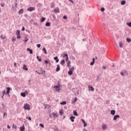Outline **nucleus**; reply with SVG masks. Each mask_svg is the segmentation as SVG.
<instances>
[{
    "instance_id": "nucleus-28",
    "label": "nucleus",
    "mask_w": 131,
    "mask_h": 131,
    "mask_svg": "<svg viewBox=\"0 0 131 131\" xmlns=\"http://www.w3.org/2000/svg\"><path fill=\"white\" fill-rule=\"evenodd\" d=\"M37 59L39 61V62H41V58H39V56H37Z\"/></svg>"
},
{
    "instance_id": "nucleus-52",
    "label": "nucleus",
    "mask_w": 131,
    "mask_h": 131,
    "mask_svg": "<svg viewBox=\"0 0 131 131\" xmlns=\"http://www.w3.org/2000/svg\"><path fill=\"white\" fill-rule=\"evenodd\" d=\"M1 6L2 8H4V7H5V5L3 4H1Z\"/></svg>"
},
{
    "instance_id": "nucleus-44",
    "label": "nucleus",
    "mask_w": 131,
    "mask_h": 131,
    "mask_svg": "<svg viewBox=\"0 0 131 131\" xmlns=\"http://www.w3.org/2000/svg\"><path fill=\"white\" fill-rule=\"evenodd\" d=\"M94 64H95V62L94 61H92V62H91L90 65H91V66H93Z\"/></svg>"
},
{
    "instance_id": "nucleus-15",
    "label": "nucleus",
    "mask_w": 131,
    "mask_h": 131,
    "mask_svg": "<svg viewBox=\"0 0 131 131\" xmlns=\"http://www.w3.org/2000/svg\"><path fill=\"white\" fill-rule=\"evenodd\" d=\"M27 51L30 52V54H33V52H32V50H31L29 48H27Z\"/></svg>"
},
{
    "instance_id": "nucleus-50",
    "label": "nucleus",
    "mask_w": 131,
    "mask_h": 131,
    "mask_svg": "<svg viewBox=\"0 0 131 131\" xmlns=\"http://www.w3.org/2000/svg\"><path fill=\"white\" fill-rule=\"evenodd\" d=\"M45 64H49V61L47 60H45Z\"/></svg>"
},
{
    "instance_id": "nucleus-60",
    "label": "nucleus",
    "mask_w": 131,
    "mask_h": 131,
    "mask_svg": "<svg viewBox=\"0 0 131 131\" xmlns=\"http://www.w3.org/2000/svg\"><path fill=\"white\" fill-rule=\"evenodd\" d=\"M34 25H37V23H34Z\"/></svg>"
},
{
    "instance_id": "nucleus-38",
    "label": "nucleus",
    "mask_w": 131,
    "mask_h": 131,
    "mask_svg": "<svg viewBox=\"0 0 131 131\" xmlns=\"http://www.w3.org/2000/svg\"><path fill=\"white\" fill-rule=\"evenodd\" d=\"M12 41L14 42L15 41H16V38L15 37H13L12 38Z\"/></svg>"
},
{
    "instance_id": "nucleus-26",
    "label": "nucleus",
    "mask_w": 131,
    "mask_h": 131,
    "mask_svg": "<svg viewBox=\"0 0 131 131\" xmlns=\"http://www.w3.org/2000/svg\"><path fill=\"white\" fill-rule=\"evenodd\" d=\"M74 113V115H75V116H78V114H77V112H76V111H74L73 112Z\"/></svg>"
},
{
    "instance_id": "nucleus-47",
    "label": "nucleus",
    "mask_w": 131,
    "mask_h": 131,
    "mask_svg": "<svg viewBox=\"0 0 131 131\" xmlns=\"http://www.w3.org/2000/svg\"><path fill=\"white\" fill-rule=\"evenodd\" d=\"M36 46H37V48H40V44H37Z\"/></svg>"
},
{
    "instance_id": "nucleus-33",
    "label": "nucleus",
    "mask_w": 131,
    "mask_h": 131,
    "mask_svg": "<svg viewBox=\"0 0 131 131\" xmlns=\"http://www.w3.org/2000/svg\"><path fill=\"white\" fill-rule=\"evenodd\" d=\"M55 3H52L51 7V8H55Z\"/></svg>"
},
{
    "instance_id": "nucleus-34",
    "label": "nucleus",
    "mask_w": 131,
    "mask_h": 131,
    "mask_svg": "<svg viewBox=\"0 0 131 131\" xmlns=\"http://www.w3.org/2000/svg\"><path fill=\"white\" fill-rule=\"evenodd\" d=\"M42 51L45 52V54H47V50H46L45 48L42 49Z\"/></svg>"
},
{
    "instance_id": "nucleus-55",
    "label": "nucleus",
    "mask_w": 131,
    "mask_h": 131,
    "mask_svg": "<svg viewBox=\"0 0 131 131\" xmlns=\"http://www.w3.org/2000/svg\"><path fill=\"white\" fill-rule=\"evenodd\" d=\"M3 95H5V94H6V90L3 91Z\"/></svg>"
},
{
    "instance_id": "nucleus-27",
    "label": "nucleus",
    "mask_w": 131,
    "mask_h": 131,
    "mask_svg": "<svg viewBox=\"0 0 131 131\" xmlns=\"http://www.w3.org/2000/svg\"><path fill=\"white\" fill-rule=\"evenodd\" d=\"M125 4V1H122L121 2V5H122V6H124Z\"/></svg>"
},
{
    "instance_id": "nucleus-4",
    "label": "nucleus",
    "mask_w": 131,
    "mask_h": 131,
    "mask_svg": "<svg viewBox=\"0 0 131 131\" xmlns=\"http://www.w3.org/2000/svg\"><path fill=\"white\" fill-rule=\"evenodd\" d=\"M88 88L89 89V91H91L92 92H94V91H95L94 87H93L92 85H89Z\"/></svg>"
},
{
    "instance_id": "nucleus-46",
    "label": "nucleus",
    "mask_w": 131,
    "mask_h": 131,
    "mask_svg": "<svg viewBox=\"0 0 131 131\" xmlns=\"http://www.w3.org/2000/svg\"><path fill=\"white\" fill-rule=\"evenodd\" d=\"M120 74H121V75H122V76H124V73H123V72H121L120 73Z\"/></svg>"
},
{
    "instance_id": "nucleus-19",
    "label": "nucleus",
    "mask_w": 131,
    "mask_h": 131,
    "mask_svg": "<svg viewBox=\"0 0 131 131\" xmlns=\"http://www.w3.org/2000/svg\"><path fill=\"white\" fill-rule=\"evenodd\" d=\"M54 59L56 61V63H58L59 62V59H58V57L57 56L55 57Z\"/></svg>"
},
{
    "instance_id": "nucleus-43",
    "label": "nucleus",
    "mask_w": 131,
    "mask_h": 131,
    "mask_svg": "<svg viewBox=\"0 0 131 131\" xmlns=\"http://www.w3.org/2000/svg\"><path fill=\"white\" fill-rule=\"evenodd\" d=\"M101 12H104V11H105V8H102L101 9Z\"/></svg>"
},
{
    "instance_id": "nucleus-37",
    "label": "nucleus",
    "mask_w": 131,
    "mask_h": 131,
    "mask_svg": "<svg viewBox=\"0 0 131 131\" xmlns=\"http://www.w3.org/2000/svg\"><path fill=\"white\" fill-rule=\"evenodd\" d=\"M16 35H17V38L19 39L21 38V36H20V34Z\"/></svg>"
},
{
    "instance_id": "nucleus-39",
    "label": "nucleus",
    "mask_w": 131,
    "mask_h": 131,
    "mask_svg": "<svg viewBox=\"0 0 131 131\" xmlns=\"http://www.w3.org/2000/svg\"><path fill=\"white\" fill-rule=\"evenodd\" d=\"M39 126H41V127H42V128H43V127H45V125H43V124H40Z\"/></svg>"
},
{
    "instance_id": "nucleus-61",
    "label": "nucleus",
    "mask_w": 131,
    "mask_h": 131,
    "mask_svg": "<svg viewBox=\"0 0 131 131\" xmlns=\"http://www.w3.org/2000/svg\"><path fill=\"white\" fill-rule=\"evenodd\" d=\"M28 40V39L24 40L25 42H26Z\"/></svg>"
},
{
    "instance_id": "nucleus-12",
    "label": "nucleus",
    "mask_w": 131,
    "mask_h": 131,
    "mask_svg": "<svg viewBox=\"0 0 131 131\" xmlns=\"http://www.w3.org/2000/svg\"><path fill=\"white\" fill-rule=\"evenodd\" d=\"M7 93H6V95H7V94L8 95H9V94H10V91H11V89H10L9 87H8V88H7Z\"/></svg>"
},
{
    "instance_id": "nucleus-1",
    "label": "nucleus",
    "mask_w": 131,
    "mask_h": 131,
    "mask_svg": "<svg viewBox=\"0 0 131 131\" xmlns=\"http://www.w3.org/2000/svg\"><path fill=\"white\" fill-rule=\"evenodd\" d=\"M24 109H25V110H29L30 109V105L28 103L26 104L24 106Z\"/></svg>"
},
{
    "instance_id": "nucleus-3",
    "label": "nucleus",
    "mask_w": 131,
    "mask_h": 131,
    "mask_svg": "<svg viewBox=\"0 0 131 131\" xmlns=\"http://www.w3.org/2000/svg\"><path fill=\"white\" fill-rule=\"evenodd\" d=\"M101 127L102 128V129H103L104 130H105V129H107V125L105 124H103L101 126Z\"/></svg>"
},
{
    "instance_id": "nucleus-8",
    "label": "nucleus",
    "mask_w": 131,
    "mask_h": 131,
    "mask_svg": "<svg viewBox=\"0 0 131 131\" xmlns=\"http://www.w3.org/2000/svg\"><path fill=\"white\" fill-rule=\"evenodd\" d=\"M54 88L56 89V91L57 92V93H59V92H60V88H59V86L56 85L54 86Z\"/></svg>"
},
{
    "instance_id": "nucleus-29",
    "label": "nucleus",
    "mask_w": 131,
    "mask_h": 131,
    "mask_svg": "<svg viewBox=\"0 0 131 131\" xmlns=\"http://www.w3.org/2000/svg\"><path fill=\"white\" fill-rule=\"evenodd\" d=\"M126 41H127V42H130V41H131V39L129 38H126Z\"/></svg>"
},
{
    "instance_id": "nucleus-7",
    "label": "nucleus",
    "mask_w": 131,
    "mask_h": 131,
    "mask_svg": "<svg viewBox=\"0 0 131 131\" xmlns=\"http://www.w3.org/2000/svg\"><path fill=\"white\" fill-rule=\"evenodd\" d=\"M52 116L55 118H58V114L56 113H52Z\"/></svg>"
},
{
    "instance_id": "nucleus-41",
    "label": "nucleus",
    "mask_w": 131,
    "mask_h": 131,
    "mask_svg": "<svg viewBox=\"0 0 131 131\" xmlns=\"http://www.w3.org/2000/svg\"><path fill=\"white\" fill-rule=\"evenodd\" d=\"M26 119H29V120H31V117H26Z\"/></svg>"
},
{
    "instance_id": "nucleus-62",
    "label": "nucleus",
    "mask_w": 131,
    "mask_h": 131,
    "mask_svg": "<svg viewBox=\"0 0 131 131\" xmlns=\"http://www.w3.org/2000/svg\"><path fill=\"white\" fill-rule=\"evenodd\" d=\"M7 127H8V128H11V127L9 125H7Z\"/></svg>"
},
{
    "instance_id": "nucleus-30",
    "label": "nucleus",
    "mask_w": 131,
    "mask_h": 131,
    "mask_svg": "<svg viewBox=\"0 0 131 131\" xmlns=\"http://www.w3.org/2000/svg\"><path fill=\"white\" fill-rule=\"evenodd\" d=\"M61 105H66L67 102L66 101H63L62 102H60Z\"/></svg>"
},
{
    "instance_id": "nucleus-48",
    "label": "nucleus",
    "mask_w": 131,
    "mask_h": 131,
    "mask_svg": "<svg viewBox=\"0 0 131 131\" xmlns=\"http://www.w3.org/2000/svg\"><path fill=\"white\" fill-rule=\"evenodd\" d=\"M63 57H66L67 58V57H68V54H64Z\"/></svg>"
},
{
    "instance_id": "nucleus-59",
    "label": "nucleus",
    "mask_w": 131,
    "mask_h": 131,
    "mask_svg": "<svg viewBox=\"0 0 131 131\" xmlns=\"http://www.w3.org/2000/svg\"><path fill=\"white\" fill-rule=\"evenodd\" d=\"M82 120V122H83V123H85V121H84V120Z\"/></svg>"
},
{
    "instance_id": "nucleus-11",
    "label": "nucleus",
    "mask_w": 131,
    "mask_h": 131,
    "mask_svg": "<svg viewBox=\"0 0 131 131\" xmlns=\"http://www.w3.org/2000/svg\"><path fill=\"white\" fill-rule=\"evenodd\" d=\"M71 64V62H70V60L68 61L67 63V67L68 68H70V64Z\"/></svg>"
},
{
    "instance_id": "nucleus-25",
    "label": "nucleus",
    "mask_w": 131,
    "mask_h": 131,
    "mask_svg": "<svg viewBox=\"0 0 131 131\" xmlns=\"http://www.w3.org/2000/svg\"><path fill=\"white\" fill-rule=\"evenodd\" d=\"M7 116H8V115L7 114V113H4L3 115V118H7Z\"/></svg>"
},
{
    "instance_id": "nucleus-6",
    "label": "nucleus",
    "mask_w": 131,
    "mask_h": 131,
    "mask_svg": "<svg viewBox=\"0 0 131 131\" xmlns=\"http://www.w3.org/2000/svg\"><path fill=\"white\" fill-rule=\"evenodd\" d=\"M19 129L21 131L25 130V126H24V124H23L22 126L20 127Z\"/></svg>"
},
{
    "instance_id": "nucleus-40",
    "label": "nucleus",
    "mask_w": 131,
    "mask_h": 131,
    "mask_svg": "<svg viewBox=\"0 0 131 131\" xmlns=\"http://www.w3.org/2000/svg\"><path fill=\"white\" fill-rule=\"evenodd\" d=\"M19 34H20V31L19 30H17V32H16V35H19Z\"/></svg>"
},
{
    "instance_id": "nucleus-58",
    "label": "nucleus",
    "mask_w": 131,
    "mask_h": 131,
    "mask_svg": "<svg viewBox=\"0 0 131 131\" xmlns=\"http://www.w3.org/2000/svg\"><path fill=\"white\" fill-rule=\"evenodd\" d=\"M76 101H77V98H76V97L75 98V101L74 102H76Z\"/></svg>"
},
{
    "instance_id": "nucleus-16",
    "label": "nucleus",
    "mask_w": 131,
    "mask_h": 131,
    "mask_svg": "<svg viewBox=\"0 0 131 131\" xmlns=\"http://www.w3.org/2000/svg\"><path fill=\"white\" fill-rule=\"evenodd\" d=\"M70 119H71L72 122H74V119H75V117L72 116V117L70 118Z\"/></svg>"
},
{
    "instance_id": "nucleus-53",
    "label": "nucleus",
    "mask_w": 131,
    "mask_h": 131,
    "mask_svg": "<svg viewBox=\"0 0 131 131\" xmlns=\"http://www.w3.org/2000/svg\"><path fill=\"white\" fill-rule=\"evenodd\" d=\"M69 2H70L71 3H72V4H74V2H73V1L72 0H69Z\"/></svg>"
},
{
    "instance_id": "nucleus-2",
    "label": "nucleus",
    "mask_w": 131,
    "mask_h": 131,
    "mask_svg": "<svg viewBox=\"0 0 131 131\" xmlns=\"http://www.w3.org/2000/svg\"><path fill=\"white\" fill-rule=\"evenodd\" d=\"M28 11H29V12H32V11H34V10H35V8L34 7H29L28 8Z\"/></svg>"
},
{
    "instance_id": "nucleus-17",
    "label": "nucleus",
    "mask_w": 131,
    "mask_h": 131,
    "mask_svg": "<svg viewBox=\"0 0 131 131\" xmlns=\"http://www.w3.org/2000/svg\"><path fill=\"white\" fill-rule=\"evenodd\" d=\"M23 69L26 70V71H28V69L27 68L26 65L25 64L24 65Z\"/></svg>"
},
{
    "instance_id": "nucleus-35",
    "label": "nucleus",
    "mask_w": 131,
    "mask_h": 131,
    "mask_svg": "<svg viewBox=\"0 0 131 131\" xmlns=\"http://www.w3.org/2000/svg\"><path fill=\"white\" fill-rule=\"evenodd\" d=\"M12 128H15V129H17V126H15L14 124H13Z\"/></svg>"
},
{
    "instance_id": "nucleus-64",
    "label": "nucleus",
    "mask_w": 131,
    "mask_h": 131,
    "mask_svg": "<svg viewBox=\"0 0 131 131\" xmlns=\"http://www.w3.org/2000/svg\"><path fill=\"white\" fill-rule=\"evenodd\" d=\"M93 62H95V58H93Z\"/></svg>"
},
{
    "instance_id": "nucleus-5",
    "label": "nucleus",
    "mask_w": 131,
    "mask_h": 131,
    "mask_svg": "<svg viewBox=\"0 0 131 131\" xmlns=\"http://www.w3.org/2000/svg\"><path fill=\"white\" fill-rule=\"evenodd\" d=\"M119 117H120V116L118 115H115L114 117L113 120H117V118H119Z\"/></svg>"
},
{
    "instance_id": "nucleus-20",
    "label": "nucleus",
    "mask_w": 131,
    "mask_h": 131,
    "mask_svg": "<svg viewBox=\"0 0 131 131\" xmlns=\"http://www.w3.org/2000/svg\"><path fill=\"white\" fill-rule=\"evenodd\" d=\"M60 64L61 65H64V64H65V60L62 59L61 61H60Z\"/></svg>"
},
{
    "instance_id": "nucleus-63",
    "label": "nucleus",
    "mask_w": 131,
    "mask_h": 131,
    "mask_svg": "<svg viewBox=\"0 0 131 131\" xmlns=\"http://www.w3.org/2000/svg\"><path fill=\"white\" fill-rule=\"evenodd\" d=\"M82 41H85V39H84V38L83 39H82Z\"/></svg>"
},
{
    "instance_id": "nucleus-57",
    "label": "nucleus",
    "mask_w": 131,
    "mask_h": 131,
    "mask_svg": "<svg viewBox=\"0 0 131 131\" xmlns=\"http://www.w3.org/2000/svg\"><path fill=\"white\" fill-rule=\"evenodd\" d=\"M86 125H87L86 123H84V127H85Z\"/></svg>"
},
{
    "instance_id": "nucleus-49",
    "label": "nucleus",
    "mask_w": 131,
    "mask_h": 131,
    "mask_svg": "<svg viewBox=\"0 0 131 131\" xmlns=\"http://www.w3.org/2000/svg\"><path fill=\"white\" fill-rule=\"evenodd\" d=\"M1 38H2V39H4V38H6V37H3V35H1Z\"/></svg>"
},
{
    "instance_id": "nucleus-45",
    "label": "nucleus",
    "mask_w": 131,
    "mask_h": 131,
    "mask_svg": "<svg viewBox=\"0 0 131 131\" xmlns=\"http://www.w3.org/2000/svg\"><path fill=\"white\" fill-rule=\"evenodd\" d=\"M55 131H59V129H58V127L55 126Z\"/></svg>"
},
{
    "instance_id": "nucleus-22",
    "label": "nucleus",
    "mask_w": 131,
    "mask_h": 131,
    "mask_svg": "<svg viewBox=\"0 0 131 131\" xmlns=\"http://www.w3.org/2000/svg\"><path fill=\"white\" fill-rule=\"evenodd\" d=\"M123 43H122V42H119V47L120 48H123Z\"/></svg>"
},
{
    "instance_id": "nucleus-10",
    "label": "nucleus",
    "mask_w": 131,
    "mask_h": 131,
    "mask_svg": "<svg viewBox=\"0 0 131 131\" xmlns=\"http://www.w3.org/2000/svg\"><path fill=\"white\" fill-rule=\"evenodd\" d=\"M55 13H60V10H59V8L57 7L54 9Z\"/></svg>"
},
{
    "instance_id": "nucleus-36",
    "label": "nucleus",
    "mask_w": 131,
    "mask_h": 131,
    "mask_svg": "<svg viewBox=\"0 0 131 131\" xmlns=\"http://www.w3.org/2000/svg\"><path fill=\"white\" fill-rule=\"evenodd\" d=\"M126 24H127V25L128 26H129V27H131V22H130V23H126Z\"/></svg>"
},
{
    "instance_id": "nucleus-54",
    "label": "nucleus",
    "mask_w": 131,
    "mask_h": 131,
    "mask_svg": "<svg viewBox=\"0 0 131 131\" xmlns=\"http://www.w3.org/2000/svg\"><path fill=\"white\" fill-rule=\"evenodd\" d=\"M24 30H25V28L24 27H23L22 31H24Z\"/></svg>"
},
{
    "instance_id": "nucleus-14",
    "label": "nucleus",
    "mask_w": 131,
    "mask_h": 131,
    "mask_svg": "<svg viewBox=\"0 0 131 131\" xmlns=\"http://www.w3.org/2000/svg\"><path fill=\"white\" fill-rule=\"evenodd\" d=\"M69 68V70L70 71H72L73 72V71H74V70H75V68H74V67H72V68Z\"/></svg>"
},
{
    "instance_id": "nucleus-42",
    "label": "nucleus",
    "mask_w": 131,
    "mask_h": 131,
    "mask_svg": "<svg viewBox=\"0 0 131 131\" xmlns=\"http://www.w3.org/2000/svg\"><path fill=\"white\" fill-rule=\"evenodd\" d=\"M68 60H69V57H68H68H67L66 58V62H68Z\"/></svg>"
},
{
    "instance_id": "nucleus-9",
    "label": "nucleus",
    "mask_w": 131,
    "mask_h": 131,
    "mask_svg": "<svg viewBox=\"0 0 131 131\" xmlns=\"http://www.w3.org/2000/svg\"><path fill=\"white\" fill-rule=\"evenodd\" d=\"M60 69H61V68H60V65L57 64V68H56V72H58V71H60Z\"/></svg>"
},
{
    "instance_id": "nucleus-31",
    "label": "nucleus",
    "mask_w": 131,
    "mask_h": 131,
    "mask_svg": "<svg viewBox=\"0 0 131 131\" xmlns=\"http://www.w3.org/2000/svg\"><path fill=\"white\" fill-rule=\"evenodd\" d=\"M46 26H47V27L51 26V23H46Z\"/></svg>"
},
{
    "instance_id": "nucleus-21",
    "label": "nucleus",
    "mask_w": 131,
    "mask_h": 131,
    "mask_svg": "<svg viewBox=\"0 0 131 131\" xmlns=\"http://www.w3.org/2000/svg\"><path fill=\"white\" fill-rule=\"evenodd\" d=\"M111 114L112 115H115V110H112L111 111Z\"/></svg>"
},
{
    "instance_id": "nucleus-18",
    "label": "nucleus",
    "mask_w": 131,
    "mask_h": 131,
    "mask_svg": "<svg viewBox=\"0 0 131 131\" xmlns=\"http://www.w3.org/2000/svg\"><path fill=\"white\" fill-rule=\"evenodd\" d=\"M68 75H72L73 74V72L72 71H70L68 73Z\"/></svg>"
},
{
    "instance_id": "nucleus-32",
    "label": "nucleus",
    "mask_w": 131,
    "mask_h": 131,
    "mask_svg": "<svg viewBox=\"0 0 131 131\" xmlns=\"http://www.w3.org/2000/svg\"><path fill=\"white\" fill-rule=\"evenodd\" d=\"M63 113H63V110H61L59 111V114L61 116L63 115Z\"/></svg>"
},
{
    "instance_id": "nucleus-13",
    "label": "nucleus",
    "mask_w": 131,
    "mask_h": 131,
    "mask_svg": "<svg viewBox=\"0 0 131 131\" xmlns=\"http://www.w3.org/2000/svg\"><path fill=\"white\" fill-rule=\"evenodd\" d=\"M24 12V10H23V9H20L19 11H18V15H21V14H23Z\"/></svg>"
},
{
    "instance_id": "nucleus-24",
    "label": "nucleus",
    "mask_w": 131,
    "mask_h": 131,
    "mask_svg": "<svg viewBox=\"0 0 131 131\" xmlns=\"http://www.w3.org/2000/svg\"><path fill=\"white\" fill-rule=\"evenodd\" d=\"M44 21H46V18H45V17H42V18H41L40 22L42 23V22H44Z\"/></svg>"
},
{
    "instance_id": "nucleus-23",
    "label": "nucleus",
    "mask_w": 131,
    "mask_h": 131,
    "mask_svg": "<svg viewBox=\"0 0 131 131\" xmlns=\"http://www.w3.org/2000/svg\"><path fill=\"white\" fill-rule=\"evenodd\" d=\"M20 96H21V97H26V94H25V93H21L20 94Z\"/></svg>"
},
{
    "instance_id": "nucleus-56",
    "label": "nucleus",
    "mask_w": 131,
    "mask_h": 131,
    "mask_svg": "<svg viewBox=\"0 0 131 131\" xmlns=\"http://www.w3.org/2000/svg\"><path fill=\"white\" fill-rule=\"evenodd\" d=\"M63 19H67V16H64L63 17Z\"/></svg>"
},
{
    "instance_id": "nucleus-51",
    "label": "nucleus",
    "mask_w": 131,
    "mask_h": 131,
    "mask_svg": "<svg viewBox=\"0 0 131 131\" xmlns=\"http://www.w3.org/2000/svg\"><path fill=\"white\" fill-rule=\"evenodd\" d=\"M102 69L105 70L106 69V67L105 66H102Z\"/></svg>"
}]
</instances>
